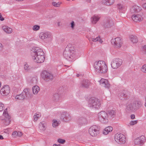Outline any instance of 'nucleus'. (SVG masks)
Wrapping results in <instances>:
<instances>
[{
	"label": "nucleus",
	"mask_w": 146,
	"mask_h": 146,
	"mask_svg": "<svg viewBox=\"0 0 146 146\" xmlns=\"http://www.w3.org/2000/svg\"><path fill=\"white\" fill-rule=\"evenodd\" d=\"M94 68L96 71L100 74H105L108 70L107 66L103 61L100 60L95 62Z\"/></svg>",
	"instance_id": "nucleus-1"
},
{
	"label": "nucleus",
	"mask_w": 146,
	"mask_h": 146,
	"mask_svg": "<svg viewBox=\"0 0 146 146\" xmlns=\"http://www.w3.org/2000/svg\"><path fill=\"white\" fill-rule=\"evenodd\" d=\"M100 102L95 98H90L88 100V106L92 108H98L100 106Z\"/></svg>",
	"instance_id": "nucleus-2"
},
{
	"label": "nucleus",
	"mask_w": 146,
	"mask_h": 146,
	"mask_svg": "<svg viewBox=\"0 0 146 146\" xmlns=\"http://www.w3.org/2000/svg\"><path fill=\"white\" fill-rule=\"evenodd\" d=\"M68 51L70 52V54H80V51L76 49L75 47L70 44H68L65 48V51L63 52V54H68L66 52Z\"/></svg>",
	"instance_id": "nucleus-3"
},
{
	"label": "nucleus",
	"mask_w": 146,
	"mask_h": 146,
	"mask_svg": "<svg viewBox=\"0 0 146 146\" xmlns=\"http://www.w3.org/2000/svg\"><path fill=\"white\" fill-rule=\"evenodd\" d=\"M98 116L99 120L101 122L104 124L107 123L109 121L108 115L105 111H101L98 113Z\"/></svg>",
	"instance_id": "nucleus-4"
},
{
	"label": "nucleus",
	"mask_w": 146,
	"mask_h": 146,
	"mask_svg": "<svg viewBox=\"0 0 146 146\" xmlns=\"http://www.w3.org/2000/svg\"><path fill=\"white\" fill-rule=\"evenodd\" d=\"M100 130L99 127L96 125H93L89 128V133L92 136L95 137L99 134Z\"/></svg>",
	"instance_id": "nucleus-5"
},
{
	"label": "nucleus",
	"mask_w": 146,
	"mask_h": 146,
	"mask_svg": "<svg viewBox=\"0 0 146 146\" xmlns=\"http://www.w3.org/2000/svg\"><path fill=\"white\" fill-rule=\"evenodd\" d=\"M41 76L42 78L46 81L52 80L53 78V75L51 73L45 70L42 72Z\"/></svg>",
	"instance_id": "nucleus-6"
},
{
	"label": "nucleus",
	"mask_w": 146,
	"mask_h": 146,
	"mask_svg": "<svg viewBox=\"0 0 146 146\" xmlns=\"http://www.w3.org/2000/svg\"><path fill=\"white\" fill-rule=\"evenodd\" d=\"M114 25V22L110 18H107L105 19L102 23V26L105 29L110 28L112 27Z\"/></svg>",
	"instance_id": "nucleus-7"
},
{
	"label": "nucleus",
	"mask_w": 146,
	"mask_h": 146,
	"mask_svg": "<svg viewBox=\"0 0 146 146\" xmlns=\"http://www.w3.org/2000/svg\"><path fill=\"white\" fill-rule=\"evenodd\" d=\"M115 141L119 144H124L125 142V138L124 135L120 133H117L115 135Z\"/></svg>",
	"instance_id": "nucleus-8"
},
{
	"label": "nucleus",
	"mask_w": 146,
	"mask_h": 146,
	"mask_svg": "<svg viewBox=\"0 0 146 146\" xmlns=\"http://www.w3.org/2000/svg\"><path fill=\"white\" fill-rule=\"evenodd\" d=\"M30 52L31 54L34 55H44L45 54L41 48L38 47H33Z\"/></svg>",
	"instance_id": "nucleus-9"
},
{
	"label": "nucleus",
	"mask_w": 146,
	"mask_h": 146,
	"mask_svg": "<svg viewBox=\"0 0 146 146\" xmlns=\"http://www.w3.org/2000/svg\"><path fill=\"white\" fill-rule=\"evenodd\" d=\"M111 42L114 47L117 48H120L122 46L123 44L122 39L119 37L112 39Z\"/></svg>",
	"instance_id": "nucleus-10"
},
{
	"label": "nucleus",
	"mask_w": 146,
	"mask_h": 146,
	"mask_svg": "<svg viewBox=\"0 0 146 146\" xmlns=\"http://www.w3.org/2000/svg\"><path fill=\"white\" fill-rule=\"evenodd\" d=\"M123 61L121 59L119 58L114 59L111 62V67L113 69H116L119 67L122 64Z\"/></svg>",
	"instance_id": "nucleus-11"
},
{
	"label": "nucleus",
	"mask_w": 146,
	"mask_h": 146,
	"mask_svg": "<svg viewBox=\"0 0 146 146\" xmlns=\"http://www.w3.org/2000/svg\"><path fill=\"white\" fill-rule=\"evenodd\" d=\"M60 117L62 121L66 122L70 121L72 119V117L70 114L65 112L62 113Z\"/></svg>",
	"instance_id": "nucleus-12"
},
{
	"label": "nucleus",
	"mask_w": 146,
	"mask_h": 146,
	"mask_svg": "<svg viewBox=\"0 0 146 146\" xmlns=\"http://www.w3.org/2000/svg\"><path fill=\"white\" fill-rule=\"evenodd\" d=\"M7 110V109H6L3 113V115L5 117L4 119H1V120L3 121V123L4 125H8L10 122L11 117L9 115Z\"/></svg>",
	"instance_id": "nucleus-13"
},
{
	"label": "nucleus",
	"mask_w": 146,
	"mask_h": 146,
	"mask_svg": "<svg viewBox=\"0 0 146 146\" xmlns=\"http://www.w3.org/2000/svg\"><path fill=\"white\" fill-rule=\"evenodd\" d=\"M146 140V138L145 136L142 135L135 139L134 143L136 145H142L144 144Z\"/></svg>",
	"instance_id": "nucleus-14"
},
{
	"label": "nucleus",
	"mask_w": 146,
	"mask_h": 146,
	"mask_svg": "<svg viewBox=\"0 0 146 146\" xmlns=\"http://www.w3.org/2000/svg\"><path fill=\"white\" fill-rule=\"evenodd\" d=\"M125 111L128 113H131L136 111L132 102L127 104Z\"/></svg>",
	"instance_id": "nucleus-15"
},
{
	"label": "nucleus",
	"mask_w": 146,
	"mask_h": 146,
	"mask_svg": "<svg viewBox=\"0 0 146 146\" xmlns=\"http://www.w3.org/2000/svg\"><path fill=\"white\" fill-rule=\"evenodd\" d=\"M39 37L42 39H44L47 38L52 39V36L50 32L47 31L41 33L39 34Z\"/></svg>",
	"instance_id": "nucleus-16"
},
{
	"label": "nucleus",
	"mask_w": 146,
	"mask_h": 146,
	"mask_svg": "<svg viewBox=\"0 0 146 146\" xmlns=\"http://www.w3.org/2000/svg\"><path fill=\"white\" fill-rule=\"evenodd\" d=\"M34 61L37 63L43 62L45 59L44 55H34L32 57Z\"/></svg>",
	"instance_id": "nucleus-17"
},
{
	"label": "nucleus",
	"mask_w": 146,
	"mask_h": 146,
	"mask_svg": "<svg viewBox=\"0 0 146 146\" xmlns=\"http://www.w3.org/2000/svg\"><path fill=\"white\" fill-rule=\"evenodd\" d=\"M10 92V88L9 86L6 85L1 89L0 93L2 95L5 96L8 95Z\"/></svg>",
	"instance_id": "nucleus-18"
},
{
	"label": "nucleus",
	"mask_w": 146,
	"mask_h": 146,
	"mask_svg": "<svg viewBox=\"0 0 146 146\" xmlns=\"http://www.w3.org/2000/svg\"><path fill=\"white\" fill-rule=\"evenodd\" d=\"M134 108L136 111L141 107L143 104V102L141 100H137L132 102Z\"/></svg>",
	"instance_id": "nucleus-19"
},
{
	"label": "nucleus",
	"mask_w": 146,
	"mask_h": 146,
	"mask_svg": "<svg viewBox=\"0 0 146 146\" xmlns=\"http://www.w3.org/2000/svg\"><path fill=\"white\" fill-rule=\"evenodd\" d=\"M100 84L102 86L107 88H109L110 84L108 80L102 78L100 81Z\"/></svg>",
	"instance_id": "nucleus-20"
},
{
	"label": "nucleus",
	"mask_w": 146,
	"mask_h": 146,
	"mask_svg": "<svg viewBox=\"0 0 146 146\" xmlns=\"http://www.w3.org/2000/svg\"><path fill=\"white\" fill-rule=\"evenodd\" d=\"M77 123L80 126L84 125L87 123V119L83 117H80L78 119Z\"/></svg>",
	"instance_id": "nucleus-21"
},
{
	"label": "nucleus",
	"mask_w": 146,
	"mask_h": 146,
	"mask_svg": "<svg viewBox=\"0 0 146 146\" xmlns=\"http://www.w3.org/2000/svg\"><path fill=\"white\" fill-rule=\"evenodd\" d=\"M132 20L136 22H138L142 21L143 19V17L140 15L137 14L133 15L132 16Z\"/></svg>",
	"instance_id": "nucleus-22"
},
{
	"label": "nucleus",
	"mask_w": 146,
	"mask_h": 146,
	"mask_svg": "<svg viewBox=\"0 0 146 146\" xmlns=\"http://www.w3.org/2000/svg\"><path fill=\"white\" fill-rule=\"evenodd\" d=\"M90 82L88 80H83L81 82L80 87L83 88H87L89 87Z\"/></svg>",
	"instance_id": "nucleus-23"
},
{
	"label": "nucleus",
	"mask_w": 146,
	"mask_h": 146,
	"mask_svg": "<svg viewBox=\"0 0 146 146\" xmlns=\"http://www.w3.org/2000/svg\"><path fill=\"white\" fill-rule=\"evenodd\" d=\"M30 89H29L26 88L24 89L23 91V94L24 95L26 98H30L32 97V95L30 93Z\"/></svg>",
	"instance_id": "nucleus-24"
},
{
	"label": "nucleus",
	"mask_w": 146,
	"mask_h": 146,
	"mask_svg": "<svg viewBox=\"0 0 146 146\" xmlns=\"http://www.w3.org/2000/svg\"><path fill=\"white\" fill-rule=\"evenodd\" d=\"M2 29L4 32L7 34H11L13 32L12 29L7 26H3Z\"/></svg>",
	"instance_id": "nucleus-25"
},
{
	"label": "nucleus",
	"mask_w": 146,
	"mask_h": 146,
	"mask_svg": "<svg viewBox=\"0 0 146 146\" xmlns=\"http://www.w3.org/2000/svg\"><path fill=\"white\" fill-rule=\"evenodd\" d=\"M115 1V0H102V3L104 5L110 6L112 5Z\"/></svg>",
	"instance_id": "nucleus-26"
},
{
	"label": "nucleus",
	"mask_w": 146,
	"mask_h": 146,
	"mask_svg": "<svg viewBox=\"0 0 146 146\" xmlns=\"http://www.w3.org/2000/svg\"><path fill=\"white\" fill-rule=\"evenodd\" d=\"M128 92L125 91H123L120 92L119 96V98L122 100L123 97L124 98H126L128 96Z\"/></svg>",
	"instance_id": "nucleus-27"
},
{
	"label": "nucleus",
	"mask_w": 146,
	"mask_h": 146,
	"mask_svg": "<svg viewBox=\"0 0 146 146\" xmlns=\"http://www.w3.org/2000/svg\"><path fill=\"white\" fill-rule=\"evenodd\" d=\"M141 8L137 5L133 6L131 9V11L132 13H135L140 11Z\"/></svg>",
	"instance_id": "nucleus-28"
},
{
	"label": "nucleus",
	"mask_w": 146,
	"mask_h": 146,
	"mask_svg": "<svg viewBox=\"0 0 146 146\" xmlns=\"http://www.w3.org/2000/svg\"><path fill=\"white\" fill-rule=\"evenodd\" d=\"M46 124L44 122H41L39 124V128L42 131H44L46 129Z\"/></svg>",
	"instance_id": "nucleus-29"
},
{
	"label": "nucleus",
	"mask_w": 146,
	"mask_h": 146,
	"mask_svg": "<svg viewBox=\"0 0 146 146\" xmlns=\"http://www.w3.org/2000/svg\"><path fill=\"white\" fill-rule=\"evenodd\" d=\"M130 38L131 41L133 43H136L138 40L137 37L133 35H131L130 36Z\"/></svg>",
	"instance_id": "nucleus-30"
},
{
	"label": "nucleus",
	"mask_w": 146,
	"mask_h": 146,
	"mask_svg": "<svg viewBox=\"0 0 146 146\" xmlns=\"http://www.w3.org/2000/svg\"><path fill=\"white\" fill-rule=\"evenodd\" d=\"M59 95L58 93H55L53 94L52 100L54 102H56L59 101Z\"/></svg>",
	"instance_id": "nucleus-31"
},
{
	"label": "nucleus",
	"mask_w": 146,
	"mask_h": 146,
	"mask_svg": "<svg viewBox=\"0 0 146 146\" xmlns=\"http://www.w3.org/2000/svg\"><path fill=\"white\" fill-rule=\"evenodd\" d=\"M113 130V128L111 127H106L103 131V133L104 134H107L109 132L112 131Z\"/></svg>",
	"instance_id": "nucleus-32"
},
{
	"label": "nucleus",
	"mask_w": 146,
	"mask_h": 146,
	"mask_svg": "<svg viewBox=\"0 0 146 146\" xmlns=\"http://www.w3.org/2000/svg\"><path fill=\"white\" fill-rule=\"evenodd\" d=\"M92 22L93 24H95L99 21L100 17L98 16L94 15L92 17Z\"/></svg>",
	"instance_id": "nucleus-33"
},
{
	"label": "nucleus",
	"mask_w": 146,
	"mask_h": 146,
	"mask_svg": "<svg viewBox=\"0 0 146 146\" xmlns=\"http://www.w3.org/2000/svg\"><path fill=\"white\" fill-rule=\"evenodd\" d=\"M91 39V40L93 42H96L98 41L101 43L103 42V41L102 40L99 36H98L96 38L93 37L92 36Z\"/></svg>",
	"instance_id": "nucleus-34"
},
{
	"label": "nucleus",
	"mask_w": 146,
	"mask_h": 146,
	"mask_svg": "<svg viewBox=\"0 0 146 146\" xmlns=\"http://www.w3.org/2000/svg\"><path fill=\"white\" fill-rule=\"evenodd\" d=\"M39 90L40 88L37 86H35L33 88V92L34 94H36Z\"/></svg>",
	"instance_id": "nucleus-35"
},
{
	"label": "nucleus",
	"mask_w": 146,
	"mask_h": 146,
	"mask_svg": "<svg viewBox=\"0 0 146 146\" xmlns=\"http://www.w3.org/2000/svg\"><path fill=\"white\" fill-rule=\"evenodd\" d=\"M52 122V126L54 127H56L60 123V122L59 120H57L56 119H53Z\"/></svg>",
	"instance_id": "nucleus-36"
},
{
	"label": "nucleus",
	"mask_w": 146,
	"mask_h": 146,
	"mask_svg": "<svg viewBox=\"0 0 146 146\" xmlns=\"http://www.w3.org/2000/svg\"><path fill=\"white\" fill-rule=\"evenodd\" d=\"M117 7L118 9L120 11H124L125 9V8L124 6L121 4H118L117 5Z\"/></svg>",
	"instance_id": "nucleus-37"
},
{
	"label": "nucleus",
	"mask_w": 146,
	"mask_h": 146,
	"mask_svg": "<svg viewBox=\"0 0 146 146\" xmlns=\"http://www.w3.org/2000/svg\"><path fill=\"white\" fill-rule=\"evenodd\" d=\"M41 116V114L39 112H37L35 113L34 116V121H36Z\"/></svg>",
	"instance_id": "nucleus-38"
},
{
	"label": "nucleus",
	"mask_w": 146,
	"mask_h": 146,
	"mask_svg": "<svg viewBox=\"0 0 146 146\" xmlns=\"http://www.w3.org/2000/svg\"><path fill=\"white\" fill-rule=\"evenodd\" d=\"M31 68V66H30L27 63H25L24 66V70L27 72H29Z\"/></svg>",
	"instance_id": "nucleus-39"
},
{
	"label": "nucleus",
	"mask_w": 146,
	"mask_h": 146,
	"mask_svg": "<svg viewBox=\"0 0 146 146\" xmlns=\"http://www.w3.org/2000/svg\"><path fill=\"white\" fill-rule=\"evenodd\" d=\"M25 98L24 95L23 94V92L19 95H17L16 97V98L19 100H23Z\"/></svg>",
	"instance_id": "nucleus-40"
},
{
	"label": "nucleus",
	"mask_w": 146,
	"mask_h": 146,
	"mask_svg": "<svg viewBox=\"0 0 146 146\" xmlns=\"http://www.w3.org/2000/svg\"><path fill=\"white\" fill-rule=\"evenodd\" d=\"M37 81V79L36 77H33L31 80V82L32 83L36 84Z\"/></svg>",
	"instance_id": "nucleus-41"
},
{
	"label": "nucleus",
	"mask_w": 146,
	"mask_h": 146,
	"mask_svg": "<svg viewBox=\"0 0 146 146\" xmlns=\"http://www.w3.org/2000/svg\"><path fill=\"white\" fill-rule=\"evenodd\" d=\"M109 113L111 117H113L115 115V112L114 110H111L109 111Z\"/></svg>",
	"instance_id": "nucleus-42"
},
{
	"label": "nucleus",
	"mask_w": 146,
	"mask_h": 146,
	"mask_svg": "<svg viewBox=\"0 0 146 146\" xmlns=\"http://www.w3.org/2000/svg\"><path fill=\"white\" fill-rule=\"evenodd\" d=\"M40 29V26L37 25H34L33 28V30L34 31H37L38 30Z\"/></svg>",
	"instance_id": "nucleus-43"
},
{
	"label": "nucleus",
	"mask_w": 146,
	"mask_h": 146,
	"mask_svg": "<svg viewBox=\"0 0 146 146\" xmlns=\"http://www.w3.org/2000/svg\"><path fill=\"white\" fill-rule=\"evenodd\" d=\"M141 70L143 72L146 73V64L142 66L141 69Z\"/></svg>",
	"instance_id": "nucleus-44"
},
{
	"label": "nucleus",
	"mask_w": 146,
	"mask_h": 146,
	"mask_svg": "<svg viewBox=\"0 0 146 146\" xmlns=\"http://www.w3.org/2000/svg\"><path fill=\"white\" fill-rule=\"evenodd\" d=\"M60 4V3H59V2L56 3L54 1L52 2V5L53 6L56 7H59Z\"/></svg>",
	"instance_id": "nucleus-45"
},
{
	"label": "nucleus",
	"mask_w": 146,
	"mask_h": 146,
	"mask_svg": "<svg viewBox=\"0 0 146 146\" xmlns=\"http://www.w3.org/2000/svg\"><path fill=\"white\" fill-rule=\"evenodd\" d=\"M64 57L69 61H71L73 56L72 55H65Z\"/></svg>",
	"instance_id": "nucleus-46"
},
{
	"label": "nucleus",
	"mask_w": 146,
	"mask_h": 146,
	"mask_svg": "<svg viewBox=\"0 0 146 146\" xmlns=\"http://www.w3.org/2000/svg\"><path fill=\"white\" fill-rule=\"evenodd\" d=\"M137 120L131 121L129 123V124L131 125H133L136 124L137 123Z\"/></svg>",
	"instance_id": "nucleus-47"
},
{
	"label": "nucleus",
	"mask_w": 146,
	"mask_h": 146,
	"mask_svg": "<svg viewBox=\"0 0 146 146\" xmlns=\"http://www.w3.org/2000/svg\"><path fill=\"white\" fill-rule=\"evenodd\" d=\"M4 108V105L1 103H0V111H2L3 110Z\"/></svg>",
	"instance_id": "nucleus-48"
},
{
	"label": "nucleus",
	"mask_w": 146,
	"mask_h": 146,
	"mask_svg": "<svg viewBox=\"0 0 146 146\" xmlns=\"http://www.w3.org/2000/svg\"><path fill=\"white\" fill-rule=\"evenodd\" d=\"M58 141L59 143L61 144L64 143L65 142V140L61 139H58Z\"/></svg>",
	"instance_id": "nucleus-49"
},
{
	"label": "nucleus",
	"mask_w": 146,
	"mask_h": 146,
	"mask_svg": "<svg viewBox=\"0 0 146 146\" xmlns=\"http://www.w3.org/2000/svg\"><path fill=\"white\" fill-rule=\"evenodd\" d=\"M12 135L14 137H16L17 136V131H14L13 132Z\"/></svg>",
	"instance_id": "nucleus-50"
},
{
	"label": "nucleus",
	"mask_w": 146,
	"mask_h": 146,
	"mask_svg": "<svg viewBox=\"0 0 146 146\" xmlns=\"http://www.w3.org/2000/svg\"><path fill=\"white\" fill-rule=\"evenodd\" d=\"M71 27L72 29H74V27L75 25L74 22V21H72L71 23Z\"/></svg>",
	"instance_id": "nucleus-51"
},
{
	"label": "nucleus",
	"mask_w": 146,
	"mask_h": 146,
	"mask_svg": "<svg viewBox=\"0 0 146 146\" xmlns=\"http://www.w3.org/2000/svg\"><path fill=\"white\" fill-rule=\"evenodd\" d=\"M142 50L146 54V45L143 46Z\"/></svg>",
	"instance_id": "nucleus-52"
},
{
	"label": "nucleus",
	"mask_w": 146,
	"mask_h": 146,
	"mask_svg": "<svg viewBox=\"0 0 146 146\" xmlns=\"http://www.w3.org/2000/svg\"><path fill=\"white\" fill-rule=\"evenodd\" d=\"M3 50V46L2 44L0 43V51H2Z\"/></svg>",
	"instance_id": "nucleus-53"
},
{
	"label": "nucleus",
	"mask_w": 146,
	"mask_h": 146,
	"mask_svg": "<svg viewBox=\"0 0 146 146\" xmlns=\"http://www.w3.org/2000/svg\"><path fill=\"white\" fill-rule=\"evenodd\" d=\"M22 135V133L21 132H17V136L19 137H21Z\"/></svg>",
	"instance_id": "nucleus-54"
},
{
	"label": "nucleus",
	"mask_w": 146,
	"mask_h": 146,
	"mask_svg": "<svg viewBox=\"0 0 146 146\" xmlns=\"http://www.w3.org/2000/svg\"><path fill=\"white\" fill-rule=\"evenodd\" d=\"M135 115L134 114L131 115V118L132 119H134L135 118Z\"/></svg>",
	"instance_id": "nucleus-55"
},
{
	"label": "nucleus",
	"mask_w": 146,
	"mask_h": 146,
	"mask_svg": "<svg viewBox=\"0 0 146 146\" xmlns=\"http://www.w3.org/2000/svg\"><path fill=\"white\" fill-rule=\"evenodd\" d=\"M4 20V19L2 17V16H0V20L3 21Z\"/></svg>",
	"instance_id": "nucleus-56"
},
{
	"label": "nucleus",
	"mask_w": 146,
	"mask_h": 146,
	"mask_svg": "<svg viewBox=\"0 0 146 146\" xmlns=\"http://www.w3.org/2000/svg\"><path fill=\"white\" fill-rule=\"evenodd\" d=\"M143 7L144 8L146 9V3L143 5Z\"/></svg>",
	"instance_id": "nucleus-57"
},
{
	"label": "nucleus",
	"mask_w": 146,
	"mask_h": 146,
	"mask_svg": "<svg viewBox=\"0 0 146 146\" xmlns=\"http://www.w3.org/2000/svg\"><path fill=\"white\" fill-rule=\"evenodd\" d=\"M4 139V138H3V136L1 135H0V139Z\"/></svg>",
	"instance_id": "nucleus-58"
},
{
	"label": "nucleus",
	"mask_w": 146,
	"mask_h": 146,
	"mask_svg": "<svg viewBox=\"0 0 146 146\" xmlns=\"http://www.w3.org/2000/svg\"><path fill=\"white\" fill-rule=\"evenodd\" d=\"M88 3H90L91 0H85Z\"/></svg>",
	"instance_id": "nucleus-59"
},
{
	"label": "nucleus",
	"mask_w": 146,
	"mask_h": 146,
	"mask_svg": "<svg viewBox=\"0 0 146 146\" xmlns=\"http://www.w3.org/2000/svg\"><path fill=\"white\" fill-rule=\"evenodd\" d=\"M145 102H146L145 104V106L146 107V96L145 97Z\"/></svg>",
	"instance_id": "nucleus-60"
},
{
	"label": "nucleus",
	"mask_w": 146,
	"mask_h": 146,
	"mask_svg": "<svg viewBox=\"0 0 146 146\" xmlns=\"http://www.w3.org/2000/svg\"><path fill=\"white\" fill-rule=\"evenodd\" d=\"M58 26H60V23L59 22H58Z\"/></svg>",
	"instance_id": "nucleus-61"
},
{
	"label": "nucleus",
	"mask_w": 146,
	"mask_h": 146,
	"mask_svg": "<svg viewBox=\"0 0 146 146\" xmlns=\"http://www.w3.org/2000/svg\"><path fill=\"white\" fill-rule=\"evenodd\" d=\"M53 146H58V145H57L56 144H54L53 145Z\"/></svg>",
	"instance_id": "nucleus-62"
},
{
	"label": "nucleus",
	"mask_w": 146,
	"mask_h": 146,
	"mask_svg": "<svg viewBox=\"0 0 146 146\" xmlns=\"http://www.w3.org/2000/svg\"><path fill=\"white\" fill-rule=\"evenodd\" d=\"M1 82H0V88L1 87Z\"/></svg>",
	"instance_id": "nucleus-63"
},
{
	"label": "nucleus",
	"mask_w": 146,
	"mask_h": 146,
	"mask_svg": "<svg viewBox=\"0 0 146 146\" xmlns=\"http://www.w3.org/2000/svg\"><path fill=\"white\" fill-rule=\"evenodd\" d=\"M77 76H79V75L78 74H77Z\"/></svg>",
	"instance_id": "nucleus-64"
}]
</instances>
